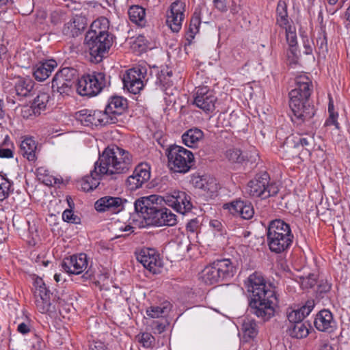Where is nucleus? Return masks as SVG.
<instances>
[{
  "mask_svg": "<svg viewBox=\"0 0 350 350\" xmlns=\"http://www.w3.org/2000/svg\"><path fill=\"white\" fill-rule=\"evenodd\" d=\"M236 271L237 268L230 259H217L204 267L201 278L206 284H214L231 279Z\"/></svg>",
  "mask_w": 350,
  "mask_h": 350,
  "instance_id": "nucleus-6",
  "label": "nucleus"
},
{
  "mask_svg": "<svg viewBox=\"0 0 350 350\" xmlns=\"http://www.w3.org/2000/svg\"><path fill=\"white\" fill-rule=\"evenodd\" d=\"M225 209H228L231 214L240 216L244 219L253 217L254 210L251 202L241 200H235L224 205Z\"/></svg>",
  "mask_w": 350,
  "mask_h": 350,
  "instance_id": "nucleus-20",
  "label": "nucleus"
},
{
  "mask_svg": "<svg viewBox=\"0 0 350 350\" xmlns=\"http://www.w3.org/2000/svg\"><path fill=\"white\" fill-rule=\"evenodd\" d=\"M163 199V206L164 204L168 205L170 206H172L174 210H176V201H175V196H174V192L171 196H167L165 197H162Z\"/></svg>",
  "mask_w": 350,
  "mask_h": 350,
  "instance_id": "nucleus-56",
  "label": "nucleus"
},
{
  "mask_svg": "<svg viewBox=\"0 0 350 350\" xmlns=\"http://www.w3.org/2000/svg\"><path fill=\"white\" fill-rule=\"evenodd\" d=\"M51 88L53 92H57L62 95L64 94H68L72 87L57 72L53 78Z\"/></svg>",
  "mask_w": 350,
  "mask_h": 350,
  "instance_id": "nucleus-32",
  "label": "nucleus"
},
{
  "mask_svg": "<svg viewBox=\"0 0 350 350\" xmlns=\"http://www.w3.org/2000/svg\"><path fill=\"white\" fill-rule=\"evenodd\" d=\"M21 153L29 161L36 160L37 144L32 137H25L20 145Z\"/></svg>",
  "mask_w": 350,
  "mask_h": 350,
  "instance_id": "nucleus-26",
  "label": "nucleus"
},
{
  "mask_svg": "<svg viewBox=\"0 0 350 350\" xmlns=\"http://www.w3.org/2000/svg\"><path fill=\"white\" fill-rule=\"evenodd\" d=\"M242 331L245 338H254L258 334L256 321L250 318H245L242 323Z\"/></svg>",
  "mask_w": 350,
  "mask_h": 350,
  "instance_id": "nucleus-34",
  "label": "nucleus"
},
{
  "mask_svg": "<svg viewBox=\"0 0 350 350\" xmlns=\"http://www.w3.org/2000/svg\"><path fill=\"white\" fill-rule=\"evenodd\" d=\"M170 304L166 301L163 303L161 306H153L150 307L147 309L146 314L151 318H159L167 314L170 312Z\"/></svg>",
  "mask_w": 350,
  "mask_h": 350,
  "instance_id": "nucleus-37",
  "label": "nucleus"
},
{
  "mask_svg": "<svg viewBox=\"0 0 350 350\" xmlns=\"http://www.w3.org/2000/svg\"><path fill=\"white\" fill-rule=\"evenodd\" d=\"M34 82L30 79L19 78L15 83L14 92L19 100L31 95Z\"/></svg>",
  "mask_w": 350,
  "mask_h": 350,
  "instance_id": "nucleus-25",
  "label": "nucleus"
},
{
  "mask_svg": "<svg viewBox=\"0 0 350 350\" xmlns=\"http://www.w3.org/2000/svg\"><path fill=\"white\" fill-rule=\"evenodd\" d=\"M314 135L313 133H304L287 137L280 151L287 159L297 157L301 150H306L310 153L314 146Z\"/></svg>",
  "mask_w": 350,
  "mask_h": 350,
  "instance_id": "nucleus-9",
  "label": "nucleus"
},
{
  "mask_svg": "<svg viewBox=\"0 0 350 350\" xmlns=\"http://www.w3.org/2000/svg\"><path fill=\"white\" fill-rule=\"evenodd\" d=\"M289 107L292 111V121L297 125L310 120L315 114L314 105L311 102H301L297 107L296 111L293 107L292 101H289Z\"/></svg>",
  "mask_w": 350,
  "mask_h": 350,
  "instance_id": "nucleus-18",
  "label": "nucleus"
},
{
  "mask_svg": "<svg viewBox=\"0 0 350 350\" xmlns=\"http://www.w3.org/2000/svg\"><path fill=\"white\" fill-rule=\"evenodd\" d=\"M48 18L51 25L59 26L69 18V11L66 8H55L49 12Z\"/></svg>",
  "mask_w": 350,
  "mask_h": 350,
  "instance_id": "nucleus-29",
  "label": "nucleus"
},
{
  "mask_svg": "<svg viewBox=\"0 0 350 350\" xmlns=\"http://www.w3.org/2000/svg\"><path fill=\"white\" fill-rule=\"evenodd\" d=\"M182 203V206L180 208H178V213L184 215L186 213L189 212L191 210L193 205L191 202V197L190 196L186 194L185 196V200H183Z\"/></svg>",
  "mask_w": 350,
  "mask_h": 350,
  "instance_id": "nucleus-52",
  "label": "nucleus"
},
{
  "mask_svg": "<svg viewBox=\"0 0 350 350\" xmlns=\"http://www.w3.org/2000/svg\"><path fill=\"white\" fill-rule=\"evenodd\" d=\"M226 157L229 161L236 163H243L247 161V155L238 148H231L226 151Z\"/></svg>",
  "mask_w": 350,
  "mask_h": 350,
  "instance_id": "nucleus-38",
  "label": "nucleus"
},
{
  "mask_svg": "<svg viewBox=\"0 0 350 350\" xmlns=\"http://www.w3.org/2000/svg\"><path fill=\"white\" fill-rule=\"evenodd\" d=\"M127 188L131 191H135L142 187L143 183L138 180L134 175L129 176L126 180Z\"/></svg>",
  "mask_w": 350,
  "mask_h": 350,
  "instance_id": "nucleus-48",
  "label": "nucleus"
},
{
  "mask_svg": "<svg viewBox=\"0 0 350 350\" xmlns=\"http://www.w3.org/2000/svg\"><path fill=\"white\" fill-rule=\"evenodd\" d=\"M286 38L287 43L289 46L288 51L287 52L288 57H293V60L298 59V51H297V36L295 33V29L293 27H289L285 28Z\"/></svg>",
  "mask_w": 350,
  "mask_h": 350,
  "instance_id": "nucleus-27",
  "label": "nucleus"
},
{
  "mask_svg": "<svg viewBox=\"0 0 350 350\" xmlns=\"http://www.w3.org/2000/svg\"><path fill=\"white\" fill-rule=\"evenodd\" d=\"M162 196L151 195L142 197L134 203L135 211L149 224L173 226L176 224V215L163 206Z\"/></svg>",
  "mask_w": 350,
  "mask_h": 350,
  "instance_id": "nucleus-3",
  "label": "nucleus"
},
{
  "mask_svg": "<svg viewBox=\"0 0 350 350\" xmlns=\"http://www.w3.org/2000/svg\"><path fill=\"white\" fill-rule=\"evenodd\" d=\"M87 26V19L85 17L75 15L68 22H65L62 28V33L69 38L78 36Z\"/></svg>",
  "mask_w": 350,
  "mask_h": 350,
  "instance_id": "nucleus-22",
  "label": "nucleus"
},
{
  "mask_svg": "<svg viewBox=\"0 0 350 350\" xmlns=\"http://www.w3.org/2000/svg\"><path fill=\"white\" fill-rule=\"evenodd\" d=\"M294 239L289 224L281 219L269 223L267 241L269 250L275 254L282 253L290 248Z\"/></svg>",
  "mask_w": 350,
  "mask_h": 350,
  "instance_id": "nucleus-4",
  "label": "nucleus"
},
{
  "mask_svg": "<svg viewBox=\"0 0 350 350\" xmlns=\"http://www.w3.org/2000/svg\"><path fill=\"white\" fill-rule=\"evenodd\" d=\"M314 325L317 330L327 333H332L337 328L333 314L327 309L321 310L317 314Z\"/></svg>",
  "mask_w": 350,
  "mask_h": 350,
  "instance_id": "nucleus-21",
  "label": "nucleus"
},
{
  "mask_svg": "<svg viewBox=\"0 0 350 350\" xmlns=\"http://www.w3.org/2000/svg\"><path fill=\"white\" fill-rule=\"evenodd\" d=\"M204 176H200V177H198L196 178H195L193 181V185L195 186L196 188H198V189H202V187H203V183H204Z\"/></svg>",
  "mask_w": 350,
  "mask_h": 350,
  "instance_id": "nucleus-63",
  "label": "nucleus"
},
{
  "mask_svg": "<svg viewBox=\"0 0 350 350\" xmlns=\"http://www.w3.org/2000/svg\"><path fill=\"white\" fill-rule=\"evenodd\" d=\"M57 66V62L53 59L40 62L33 66V75L37 81H43L49 77Z\"/></svg>",
  "mask_w": 350,
  "mask_h": 350,
  "instance_id": "nucleus-23",
  "label": "nucleus"
},
{
  "mask_svg": "<svg viewBox=\"0 0 350 350\" xmlns=\"http://www.w3.org/2000/svg\"><path fill=\"white\" fill-rule=\"evenodd\" d=\"M130 20L139 27H143L146 25V11L140 5H132L128 11Z\"/></svg>",
  "mask_w": 350,
  "mask_h": 350,
  "instance_id": "nucleus-28",
  "label": "nucleus"
},
{
  "mask_svg": "<svg viewBox=\"0 0 350 350\" xmlns=\"http://www.w3.org/2000/svg\"><path fill=\"white\" fill-rule=\"evenodd\" d=\"M315 304L313 299L308 300L306 304L300 308L292 310L287 314V318L289 321V325L297 323L298 322H303V320L306 317L314 308Z\"/></svg>",
  "mask_w": 350,
  "mask_h": 350,
  "instance_id": "nucleus-24",
  "label": "nucleus"
},
{
  "mask_svg": "<svg viewBox=\"0 0 350 350\" xmlns=\"http://www.w3.org/2000/svg\"><path fill=\"white\" fill-rule=\"evenodd\" d=\"M14 156L13 151L11 148H0L1 158H12Z\"/></svg>",
  "mask_w": 350,
  "mask_h": 350,
  "instance_id": "nucleus-59",
  "label": "nucleus"
},
{
  "mask_svg": "<svg viewBox=\"0 0 350 350\" xmlns=\"http://www.w3.org/2000/svg\"><path fill=\"white\" fill-rule=\"evenodd\" d=\"M138 341L142 344L144 347H150L154 342V337L148 332L143 333L141 336H138Z\"/></svg>",
  "mask_w": 350,
  "mask_h": 350,
  "instance_id": "nucleus-49",
  "label": "nucleus"
},
{
  "mask_svg": "<svg viewBox=\"0 0 350 350\" xmlns=\"http://www.w3.org/2000/svg\"><path fill=\"white\" fill-rule=\"evenodd\" d=\"M198 228V221L196 219L190 220V221L187 224V230L191 232H196Z\"/></svg>",
  "mask_w": 350,
  "mask_h": 350,
  "instance_id": "nucleus-61",
  "label": "nucleus"
},
{
  "mask_svg": "<svg viewBox=\"0 0 350 350\" xmlns=\"http://www.w3.org/2000/svg\"><path fill=\"white\" fill-rule=\"evenodd\" d=\"M108 85H109V81L107 80L104 73L94 72L91 75H84L78 79L77 92L82 96H96Z\"/></svg>",
  "mask_w": 350,
  "mask_h": 350,
  "instance_id": "nucleus-10",
  "label": "nucleus"
},
{
  "mask_svg": "<svg viewBox=\"0 0 350 350\" xmlns=\"http://www.w3.org/2000/svg\"><path fill=\"white\" fill-rule=\"evenodd\" d=\"M204 133L198 128H192L187 131L183 135V143L188 147H195L202 139Z\"/></svg>",
  "mask_w": 350,
  "mask_h": 350,
  "instance_id": "nucleus-30",
  "label": "nucleus"
},
{
  "mask_svg": "<svg viewBox=\"0 0 350 350\" xmlns=\"http://www.w3.org/2000/svg\"><path fill=\"white\" fill-rule=\"evenodd\" d=\"M133 175H134L138 180L141 181L144 184L150 178L149 167L146 165H139L135 168Z\"/></svg>",
  "mask_w": 350,
  "mask_h": 350,
  "instance_id": "nucleus-40",
  "label": "nucleus"
},
{
  "mask_svg": "<svg viewBox=\"0 0 350 350\" xmlns=\"http://www.w3.org/2000/svg\"><path fill=\"white\" fill-rule=\"evenodd\" d=\"M35 304L38 311L42 314H46L52 311L51 298L35 299Z\"/></svg>",
  "mask_w": 350,
  "mask_h": 350,
  "instance_id": "nucleus-44",
  "label": "nucleus"
},
{
  "mask_svg": "<svg viewBox=\"0 0 350 350\" xmlns=\"http://www.w3.org/2000/svg\"><path fill=\"white\" fill-rule=\"evenodd\" d=\"M287 332L290 336L295 338H303L309 334V329L306 323L298 322L292 325H288Z\"/></svg>",
  "mask_w": 350,
  "mask_h": 350,
  "instance_id": "nucleus-33",
  "label": "nucleus"
},
{
  "mask_svg": "<svg viewBox=\"0 0 350 350\" xmlns=\"http://www.w3.org/2000/svg\"><path fill=\"white\" fill-rule=\"evenodd\" d=\"M276 23L280 27L284 28V29H285L286 27H291V25L289 24L288 13L285 12L282 15V14L277 15Z\"/></svg>",
  "mask_w": 350,
  "mask_h": 350,
  "instance_id": "nucleus-53",
  "label": "nucleus"
},
{
  "mask_svg": "<svg viewBox=\"0 0 350 350\" xmlns=\"http://www.w3.org/2000/svg\"><path fill=\"white\" fill-rule=\"evenodd\" d=\"M49 100L50 95L48 92H40L33 99L31 106V110L34 115H40L42 111L45 110Z\"/></svg>",
  "mask_w": 350,
  "mask_h": 350,
  "instance_id": "nucleus-31",
  "label": "nucleus"
},
{
  "mask_svg": "<svg viewBox=\"0 0 350 350\" xmlns=\"http://www.w3.org/2000/svg\"><path fill=\"white\" fill-rule=\"evenodd\" d=\"M202 191L213 193L217 189L216 180L214 178L204 176Z\"/></svg>",
  "mask_w": 350,
  "mask_h": 350,
  "instance_id": "nucleus-46",
  "label": "nucleus"
},
{
  "mask_svg": "<svg viewBox=\"0 0 350 350\" xmlns=\"http://www.w3.org/2000/svg\"><path fill=\"white\" fill-rule=\"evenodd\" d=\"M287 12V6L284 1H280L278 3L276 8V14L277 15L283 14L284 13Z\"/></svg>",
  "mask_w": 350,
  "mask_h": 350,
  "instance_id": "nucleus-60",
  "label": "nucleus"
},
{
  "mask_svg": "<svg viewBox=\"0 0 350 350\" xmlns=\"http://www.w3.org/2000/svg\"><path fill=\"white\" fill-rule=\"evenodd\" d=\"M316 51L323 58H325L328 53L327 34L325 30L321 29L316 39Z\"/></svg>",
  "mask_w": 350,
  "mask_h": 350,
  "instance_id": "nucleus-36",
  "label": "nucleus"
},
{
  "mask_svg": "<svg viewBox=\"0 0 350 350\" xmlns=\"http://www.w3.org/2000/svg\"><path fill=\"white\" fill-rule=\"evenodd\" d=\"M154 329L157 330L159 334L163 332L165 329V324H164L163 323H160L158 321H154Z\"/></svg>",
  "mask_w": 350,
  "mask_h": 350,
  "instance_id": "nucleus-64",
  "label": "nucleus"
},
{
  "mask_svg": "<svg viewBox=\"0 0 350 350\" xmlns=\"http://www.w3.org/2000/svg\"><path fill=\"white\" fill-rule=\"evenodd\" d=\"M278 192V186L275 183L270 182L269 175L266 172L256 174L247 187V193L250 196L262 200L275 196Z\"/></svg>",
  "mask_w": 350,
  "mask_h": 350,
  "instance_id": "nucleus-7",
  "label": "nucleus"
},
{
  "mask_svg": "<svg viewBox=\"0 0 350 350\" xmlns=\"http://www.w3.org/2000/svg\"><path fill=\"white\" fill-rule=\"evenodd\" d=\"M108 116L103 111L82 109L75 113L77 120L85 126H98L109 124Z\"/></svg>",
  "mask_w": 350,
  "mask_h": 350,
  "instance_id": "nucleus-15",
  "label": "nucleus"
},
{
  "mask_svg": "<svg viewBox=\"0 0 350 350\" xmlns=\"http://www.w3.org/2000/svg\"><path fill=\"white\" fill-rule=\"evenodd\" d=\"M337 116L338 114H335L334 112H331V114H329V117L325 121V125H334L336 127V129H339V124L337 122Z\"/></svg>",
  "mask_w": 350,
  "mask_h": 350,
  "instance_id": "nucleus-55",
  "label": "nucleus"
},
{
  "mask_svg": "<svg viewBox=\"0 0 350 350\" xmlns=\"http://www.w3.org/2000/svg\"><path fill=\"white\" fill-rule=\"evenodd\" d=\"M88 265L87 255L83 253L65 258L62 262V267L66 273L79 275L85 271L83 277L86 279L92 275V273H90V271L87 269Z\"/></svg>",
  "mask_w": 350,
  "mask_h": 350,
  "instance_id": "nucleus-13",
  "label": "nucleus"
},
{
  "mask_svg": "<svg viewBox=\"0 0 350 350\" xmlns=\"http://www.w3.org/2000/svg\"><path fill=\"white\" fill-rule=\"evenodd\" d=\"M127 200L118 197L104 196L98 199L94 204L95 209L98 212L109 211L119 213L124 208Z\"/></svg>",
  "mask_w": 350,
  "mask_h": 350,
  "instance_id": "nucleus-19",
  "label": "nucleus"
},
{
  "mask_svg": "<svg viewBox=\"0 0 350 350\" xmlns=\"http://www.w3.org/2000/svg\"><path fill=\"white\" fill-rule=\"evenodd\" d=\"M35 337L36 342L33 344L32 349H44L45 343L44 340L37 335H36Z\"/></svg>",
  "mask_w": 350,
  "mask_h": 350,
  "instance_id": "nucleus-57",
  "label": "nucleus"
},
{
  "mask_svg": "<svg viewBox=\"0 0 350 350\" xmlns=\"http://www.w3.org/2000/svg\"><path fill=\"white\" fill-rule=\"evenodd\" d=\"M71 87L76 81V70L70 68H64L57 72Z\"/></svg>",
  "mask_w": 350,
  "mask_h": 350,
  "instance_id": "nucleus-43",
  "label": "nucleus"
},
{
  "mask_svg": "<svg viewBox=\"0 0 350 350\" xmlns=\"http://www.w3.org/2000/svg\"><path fill=\"white\" fill-rule=\"evenodd\" d=\"M201 24V20L199 15L194 12L193 17L190 21L189 30L187 32L186 36L187 40L191 41L193 40L197 33L199 31L200 25Z\"/></svg>",
  "mask_w": 350,
  "mask_h": 350,
  "instance_id": "nucleus-39",
  "label": "nucleus"
},
{
  "mask_svg": "<svg viewBox=\"0 0 350 350\" xmlns=\"http://www.w3.org/2000/svg\"><path fill=\"white\" fill-rule=\"evenodd\" d=\"M146 75V68L142 66L128 70L122 79L124 86L129 92L134 94H138L147 81Z\"/></svg>",
  "mask_w": 350,
  "mask_h": 350,
  "instance_id": "nucleus-12",
  "label": "nucleus"
},
{
  "mask_svg": "<svg viewBox=\"0 0 350 350\" xmlns=\"http://www.w3.org/2000/svg\"><path fill=\"white\" fill-rule=\"evenodd\" d=\"M133 165L131 154L116 145L108 146L99 154L98 161L90 176L81 181V189L90 191L96 189L100 179L118 180L122 174L129 171Z\"/></svg>",
  "mask_w": 350,
  "mask_h": 350,
  "instance_id": "nucleus-1",
  "label": "nucleus"
},
{
  "mask_svg": "<svg viewBox=\"0 0 350 350\" xmlns=\"http://www.w3.org/2000/svg\"><path fill=\"white\" fill-rule=\"evenodd\" d=\"M137 260L153 273H157L161 267L159 255L153 248H143L137 253Z\"/></svg>",
  "mask_w": 350,
  "mask_h": 350,
  "instance_id": "nucleus-17",
  "label": "nucleus"
},
{
  "mask_svg": "<svg viewBox=\"0 0 350 350\" xmlns=\"http://www.w3.org/2000/svg\"><path fill=\"white\" fill-rule=\"evenodd\" d=\"M217 99L214 92L207 86L196 88L193 104L204 112H212L215 109Z\"/></svg>",
  "mask_w": 350,
  "mask_h": 350,
  "instance_id": "nucleus-16",
  "label": "nucleus"
},
{
  "mask_svg": "<svg viewBox=\"0 0 350 350\" xmlns=\"http://www.w3.org/2000/svg\"><path fill=\"white\" fill-rule=\"evenodd\" d=\"M33 285L35 286L33 293L35 299L51 298L50 295L51 293L46 288L42 278H37L33 282Z\"/></svg>",
  "mask_w": 350,
  "mask_h": 350,
  "instance_id": "nucleus-35",
  "label": "nucleus"
},
{
  "mask_svg": "<svg viewBox=\"0 0 350 350\" xmlns=\"http://www.w3.org/2000/svg\"><path fill=\"white\" fill-rule=\"evenodd\" d=\"M167 156L169 167L174 172L185 174L194 165L193 153L182 146H171Z\"/></svg>",
  "mask_w": 350,
  "mask_h": 350,
  "instance_id": "nucleus-8",
  "label": "nucleus"
},
{
  "mask_svg": "<svg viewBox=\"0 0 350 350\" xmlns=\"http://www.w3.org/2000/svg\"><path fill=\"white\" fill-rule=\"evenodd\" d=\"M12 183L5 176L0 174V202L8 198L11 191Z\"/></svg>",
  "mask_w": 350,
  "mask_h": 350,
  "instance_id": "nucleus-41",
  "label": "nucleus"
},
{
  "mask_svg": "<svg viewBox=\"0 0 350 350\" xmlns=\"http://www.w3.org/2000/svg\"><path fill=\"white\" fill-rule=\"evenodd\" d=\"M69 206L70 208L66 209L62 213V219L68 223L71 224H79L81 222V219L77 215L74 214V212L72 209L70 202L68 200Z\"/></svg>",
  "mask_w": 350,
  "mask_h": 350,
  "instance_id": "nucleus-45",
  "label": "nucleus"
},
{
  "mask_svg": "<svg viewBox=\"0 0 350 350\" xmlns=\"http://www.w3.org/2000/svg\"><path fill=\"white\" fill-rule=\"evenodd\" d=\"M330 289L331 284L327 280H320L318 282L317 293L323 297V295L329 292Z\"/></svg>",
  "mask_w": 350,
  "mask_h": 350,
  "instance_id": "nucleus-51",
  "label": "nucleus"
},
{
  "mask_svg": "<svg viewBox=\"0 0 350 350\" xmlns=\"http://www.w3.org/2000/svg\"><path fill=\"white\" fill-rule=\"evenodd\" d=\"M127 108V100L122 96H111L107 105L104 113L108 116L111 124L123 122V113Z\"/></svg>",
  "mask_w": 350,
  "mask_h": 350,
  "instance_id": "nucleus-14",
  "label": "nucleus"
},
{
  "mask_svg": "<svg viewBox=\"0 0 350 350\" xmlns=\"http://www.w3.org/2000/svg\"><path fill=\"white\" fill-rule=\"evenodd\" d=\"M301 286L302 288H312L317 282V275L314 273H310L305 277H301Z\"/></svg>",
  "mask_w": 350,
  "mask_h": 350,
  "instance_id": "nucleus-47",
  "label": "nucleus"
},
{
  "mask_svg": "<svg viewBox=\"0 0 350 350\" xmlns=\"http://www.w3.org/2000/svg\"><path fill=\"white\" fill-rule=\"evenodd\" d=\"M85 42L90 51L92 61L98 63L112 46L113 36L100 29H91L86 33Z\"/></svg>",
  "mask_w": 350,
  "mask_h": 350,
  "instance_id": "nucleus-5",
  "label": "nucleus"
},
{
  "mask_svg": "<svg viewBox=\"0 0 350 350\" xmlns=\"http://www.w3.org/2000/svg\"><path fill=\"white\" fill-rule=\"evenodd\" d=\"M186 193L184 191H174L175 201H176V211L178 212V208L181 207V204L184 200H185Z\"/></svg>",
  "mask_w": 350,
  "mask_h": 350,
  "instance_id": "nucleus-54",
  "label": "nucleus"
},
{
  "mask_svg": "<svg viewBox=\"0 0 350 350\" xmlns=\"http://www.w3.org/2000/svg\"><path fill=\"white\" fill-rule=\"evenodd\" d=\"M247 291L252 294L250 301V312L263 321L269 320L273 316L278 305L275 291L267 285L262 275L257 272L251 274L245 281Z\"/></svg>",
  "mask_w": 350,
  "mask_h": 350,
  "instance_id": "nucleus-2",
  "label": "nucleus"
},
{
  "mask_svg": "<svg viewBox=\"0 0 350 350\" xmlns=\"http://www.w3.org/2000/svg\"><path fill=\"white\" fill-rule=\"evenodd\" d=\"M215 8L221 12L227 10L226 0H213Z\"/></svg>",
  "mask_w": 350,
  "mask_h": 350,
  "instance_id": "nucleus-58",
  "label": "nucleus"
},
{
  "mask_svg": "<svg viewBox=\"0 0 350 350\" xmlns=\"http://www.w3.org/2000/svg\"><path fill=\"white\" fill-rule=\"evenodd\" d=\"M185 3L181 1H176L171 5L170 13L184 16Z\"/></svg>",
  "mask_w": 350,
  "mask_h": 350,
  "instance_id": "nucleus-50",
  "label": "nucleus"
},
{
  "mask_svg": "<svg viewBox=\"0 0 350 350\" xmlns=\"http://www.w3.org/2000/svg\"><path fill=\"white\" fill-rule=\"evenodd\" d=\"M312 92L311 80L305 75H301L295 79V87L289 92V101H292L293 107L296 110L301 102H310Z\"/></svg>",
  "mask_w": 350,
  "mask_h": 350,
  "instance_id": "nucleus-11",
  "label": "nucleus"
},
{
  "mask_svg": "<svg viewBox=\"0 0 350 350\" xmlns=\"http://www.w3.org/2000/svg\"><path fill=\"white\" fill-rule=\"evenodd\" d=\"M17 330L21 334H26L30 332V328L25 323H21L18 325Z\"/></svg>",
  "mask_w": 350,
  "mask_h": 350,
  "instance_id": "nucleus-62",
  "label": "nucleus"
},
{
  "mask_svg": "<svg viewBox=\"0 0 350 350\" xmlns=\"http://www.w3.org/2000/svg\"><path fill=\"white\" fill-rule=\"evenodd\" d=\"M184 16L178 14H167V23L174 32H178L181 28Z\"/></svg>",
  "mask_w": 350,
  "mask_h": 350,
  "instance_id": "nucleus-42",
  "label": "nucleus"
}]
</instances>
